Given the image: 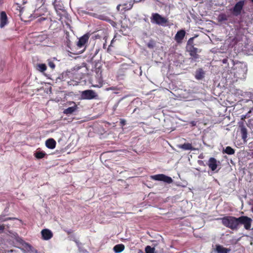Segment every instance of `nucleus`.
I'll return each mask as SVG.
<instances>
[{
	"label": "nucleus",
	"instance_id": "obj_41",
	"mask_svg": "<svg viewBox=\"0 0 253 253\" xmlns=\"http://www.w3.org/2000/svg\"><path fill=\"white\" fill-rule=\"evenodd\" d=\"M72 231L71 230H68V231H66V233H67L68 235H69L71 233H72Z\"/></svg>",
	"mask_w": 253,
	"mask_h": 253
},
{
	"label": "nucleus",
	"instance_id": "obj_18",
	"mask_svg": "<svg viewBox=\"0 0 253 253\" xmlns=\"http://www.w3.org/2000/svg\"><path fill=\"white\" fill-rule=\"evenodd\" d=\"M178 148L184 150H194L195 149L193 147L192 144L189 143H185L183 144L178 145Z\"/></svg>",
	"mask_w": 253,
	"mask_h": 253
},
{
	"label": "nucleus",
	"instance_id": "obj_36",
	"mask_svg": "<svg viewBox=\"0 0 253 253\" xmlns=\"http://www.w3.org/2000/svg\"><path fill=\"white\" fill-rule=\"evenodd\" d=\"M147 46L149 47V48H153V45L150 43H148L147 44Z\"/></svg>",
	"mask_w": 253,
	"mask_h": 253
},
{
	"label": "nucleus",
	"instance_id": "obj_7",
	"mask_svg": "<svg viewBox=\"0 0 253 253\" xmlns=\"http://www.w3.org/2000/svg\"><path fill=\"white\" fill-rule=\"evenodd\" d=\"M252 219L247 216H241L238 217V226L240 224L244 225L245 229H251Z\"/></svg>",
	"mask_w": 253,
	"mask_h": 253
},
{
	"label": "nucleus",
	"instance_id": "obj_19",
	"mask_svg": "<svg viewBox=\"0 0 253 253\" xmlns=\"http://www.w3.org/2000/svg\"><path fill=\"white\" fill-rule=\"evenodd\" d=\"M23 246L28 252H30L31 253H38V250L33 248L29 243H25L23 244Z\"/></svg>",
	"mask_w": 253,
	"mask_h": 253
},
{
	"label": "nucleus",
	"instance_id": "obj_20",
	"mask_svg": "<svg viewBox=\"0 0 253 253\" xmlns=\"http://www.w3.org/2000/svg\"><path fill=\"white\" fill-rule=\"evenodd\" d=\"M204 74L203 70L200 68L196 71L195 78L197 80H201L204 77Z\"/></svg>",
	"mask_w": 253,
	"mask_h": 253
},
{
	"label": "nucleus",
	"instance_id": "obj_39",
	"mask_svg": "<svg viewBox=\"0 0 253 253\" xmlns=\"http://www.w3.org/2000/svg\"><path fill=\"white\" fill-rule=\"evenodd\" d=\"M194 39V38H191L189 39L188 42V43H190L191 42H192Z\"/></svg>",
	"mask_w": 253,
	"mask_h": 253
},
{
	"label": "nucleus",
	"instance_id": "obj_40",
	"mask_svg": "<svg viewBox=\"0 0 253 253\" xmlns=\"http://www.w3.org/2000/svg\"><path fill=\"white\" fill-rule=\"evenodd\" d=\"M46 19L45 18H40V19H38V20L39 21H41L42 20H46Z\"/></svg>",
	"mask_w": 253,
	"mask_h": 253
},
{
	"label": "nucleus",
	"instance_id": "obj_16",
	"mask_svg": "<svg viewBox=\"0 0 253 253\" xmlns=\"http://www.w3.org/2000/svg\"><path fill=\"white\" fill-rule=\"evenodd\" d=\"M215 251L217 253H228L230 249L225 248L220 245H216Z\"/></svg>",
	"mask_w": 253,
	"mask_h": 253
},
{
	"label": "nucleus",
	"instance_id": "obj_21",
	"mask_svg": "<svg viewBox=\"0 0 253 253\" xmlns=\"http://www.w3.org/2000/svg\"><path fill=\"white\" fill-rule=\"evenodd\" d=\"M125 249L124 245L121 244L115 245L113 248V251L116 253H120L123 252Z\"/></svg>",
	"mask_w": 253,
	"mask_h": 253
},
{
	"label": "nucleus",
	"instance_id": "obj_24",
	"mask_svg": "<svg viewBox=\"0 0 253 253\" xmlns=\"http://www.w3.org/2000/svg\"><path fill=\"white\" fill-rule=\"evenodd\" d=\"M241 132L242 134V137L244 140H246L247 138L248 132L246 127H242L241 128Z\"/></svg>",
	"mask_w": 253,
	"mask_h": 253
},
{
	"label": "nucleus",
	"instance_id": "obj_34",
	"mask_svg": "<svg viewBox=\"0 0 253 253\" xmlns=\"http://www.w3.org/2000/svg\"><path fill=\"white\" fill-rule=\"evenodd\" d=\"M190 124L192 126H196L197 125V122H195V121H191L190 123Z\"/></svg>",
	"mask_w": 253,
	"mask_h": 253
},
{
	"label": "nucleus",
	"instance_id": "obj_42",
	"mask_svg": "<svg viewBox=\"0 0 253 253\" xmlns=\"http://www.w3.org/2000/svg\"><path fill=\"white\" fill-rule=\"evenodd\" d=\"M116 38V36H114V38L113 39V40H112V41H111V44H112L113 43V42L115 41V38Z\"/></svg>",
	"mask_w": 253,
	"mask_h": 253
},
{
	"label": "nucleus",
	"instance_id": "obj_29",
	"mask_svg": "<svg viewBox=\"0 0 253 253\" xmlns=\"http://www.w3.org/2000/svg\"><path fill=\"white\" fill-rule=\"evenodd\" d=\"M47 64L49 67L51 68L52 70L54 69L55 67V65L53 61H52L51 60L49 59L47 60Z\"/></svg>",
	"mask_w": 253,
	"mask_h": 253
},
{
	"label": "nucleus",
	"instance_id": "obj_46",
	"mask_svg": "<svg viewBox=\"0 0 253 253\" xmlns=\"http://www.w3.org/2000/svg\"><path fill=\"white\" fill-rule=\"evenodd\" d=\"M58 9H59V10H62V9H61V8H58Z\"/></svg>",
	"mask_w": 253,
	"mask_h": 253
},
{
	"label": "nucleus",
	"instance_id": "obj_31",
	"mask_svg": "<svg viewBox=\"0 0 253 253\" xmlns=\"http://www.w3.org/2000/svg\"><path fill=\"white\" fill-rule=\"evenodd\" d=\"M120 124L121 125L123 126L126 125V121L124 119H121L120 120Z\"/></svg>",
	"mask_w": 253,
	"mask_h": 253
},
{
	"label": "nucleus",
	"instance_id": "obj_10",
	"mask_svg": "<svg viewBox=\"0 0 253 253\" xmlns=\"http://www.w3.org/2000/svg\"><path fill=\"white\" fill-rule=\"evenodd\" d=\"M245 4V0H241L237 2L233 8V13L236 15L238 16L241 13L243 6Z\"/></svg>",
	"mask_w": 253,
	"mask_h": 253
},
{
	"label": "nucleus",
	"instance_id": "obj_15",
	"mask_svg": "<svg viewBox=\"0 0 253 253\" xmlns=\"http://www.w3.org/2000/svg\"><path fill=\"white\" fill-rule=\"evenodd\" d=\"M7 24V17L4 11L0 12V27L2 28Z\"/></svg>",
	"mask_w": 253,
	"mask_h": 253
},
{
	"label": "nucleus",
	"instance_id": "obj_5",
	"mask_svg": "<svg viewBox=\"0 0 253 253\" xmlns=\"http://www.w3.org/2000/svg\"><path fill=\"white\" fill-rule=\"evenodd\" d=\"M90 36V34L88 33L79 38L77 45L78 48H82L80 51L81 53H83L85 50Z\"/></svg>",
	"mask_w": 253,
	"mask_h": 253
},
{
	"label": "nucleus",
	"instance_id": "obj_35",
	"mask_svg": "<svg viewBox=\"0 0 253 253\" xmlns=\"http://www.w3.org/2000/svg\"><path fill=\"white\" fill-rule=\"evenodd\" d=\"M222 62L223 64H226V63L228 62V59H227V58L223 59L222 60Z\"/></svg>",
	"mask_w": 253,
	"mask_h": 253
},
{
	"label": "nucleus",
	"instance_id": "obj_3",
	"mask_svg": "<svg viewBox=\"0 0 253 253\" xmlns=\"http://www.w3.org/2000/svg\"><path fill=\"white\" fill-rule=\"evenodd\" d=\"M151 22L159 25L164 26L168 22V19L157 13H153L150 18Z\"/></svg>",
	"mask_w": 253,
	"mask_h": 253
},
{
	"label": "nucleus",
	"instance_id": "obj_17",
	"mask_svg": "<svg viewBox=\"0 0 253 253\" xmlns=\"http://www.w3.org/2000/svg\"><path fill=\"white\" fill-rule=\"evenodd\" d=\"M56 144V142L55 140L53 138L48 139L45 141V145L49 149H53L55 148Z\"/></svg>",
	"mask_w": 253,
	"mask_h": 253
},
{
	"label": "nucleus",
	"instance_id": "obj_1",
	"mask_svg": "<svg viewBox=\"0 0 253 253\" xmlns=\"http://www.w3.org/2000/svg\"><path fill=\"white\" fill-rule=\"evenodd\" d=\"M34 1H35V6L37 7V9L34 11V14L37 16H41L42 15L41 11L44 9L42 6L45 3V0H15V3L19 7L28 2H33Z\"/></svg>",
	"mask_w": 253,
	"mask_h": 253
},
{
	"label": "nucleus",
	"instance_id": "obj_11",
	"mask_svg": "<svg viewBox=\"0 0 253 253\" xmlns=\"http://www.w3.org/2000/svg\"><path fill=\"white\" fill-rule=\"evenodd\" d=\"M68 105H73L71 107L65 109L63 111V113L66 115H70L75 112L78 108L77 105L74 101H69L67 102Z\"/></svg>",
	"mask_w": 253,
	"mask_h": 253
},
{
	"label": "nucleus",
	"instance_id": "obj_37",
	"mask_svg": "<svg viewBox=\"0 0 253 253\" xmlns=\"http://www.w3.org/2000/svg\"><path fill=\"white\" fill-rule=\"evenodd\" d=\"M100 50V49L99 48H97L95 50V53H94V54L93 55V57L95 56L96 55H97V54L98 53V52Z\"/></svg>",
	"mask_w": 253,
	"mask_h": 253
},
{
	"label": "nucleus",
	"instance_id": "obj_22",
	"mask_svg": "<svg viewBox=\"0 0 253 253\" xmlns=\"http://www.w3.org/2000/svg\"><path fill=\"white\" fill-rule=\"evenodd\" d=\"M45 155L46 154L44 152L40 151H37L34 154L35 157L38 159L44 158Z\"/></svg>",
	"mask_w": 253,
	"mask_h": 253
},
{
	"label": "nucleus",
	"instance_id": "obj_32",
	"mask_svg": "<svg viewBox=\"0 0 253 253\" xmlns=\"http://www.w3.org/2000/svg\"><path fill=\"white\" fill-rule=\"evenodd\" d=\"M251 111H250L248 112V113L246 115H242V119L243 120V119H245V118H246V117H249L250 116H248V114L251 113Z\"/></svg>",
	"mask_w": 253,
	"mask_h": 253
},
{
	"label": "nucleus",
	"instance_id": "obj_44",
	"mask_svg": "<svg viewBox=\"0 0 253 253\" xmlns=\"http://www.w3.org/2000/svg\"><path fill=\"white\" fill-rule=\"evenodd\" d=\"M74 241L76 243H78V242L76 240H74Z\"/></svg>",
	"mask_w": 253,
	"mask_h": 253
},
{
	"label": "nucleus",
	"instance_id": "obj_13",
	"mask_svg": "<svg viewBox=\"0 0 253 253\" xmlns=\"http://www.w3.org/2000/svg\"><path fill=\"white\" fill-rule=\"evenodd\" d=\"M186 35V32L184 30H180L178 31L174 37L175 41L178 43L182 42L184 37Z\"/></svg>",
	"mask_w": 253,
	"mask_h": 253
},
{
	"label": "nucleus",
	"instance_id": "obj_8",
	"mask_svg": "<svg viewBox=\"0 0 253 253\" xmlns=\"http://www.w3.org/2000/svg\"><path fill=\"white\" fill-rule=\"evenodd\" d=\"M151 177L153 180L164 181L169 184L171 183L173 181L170 177L167 176L164 174H156L151 176Z\"/></svg>",
	"mask_w": 253,
	"mask_h": 253
},
{
	"label": "nucleus",
	"instance_id": "obj_25",
	"mask_svg": "<svg viewBox=\"0 0 253 253\" xmlns=\"http://www.w3.org/2000/svg\"><path fill=\"white\" fill-rule=\"evenodd\" d=\"M47 69L46 66L45 64H39L37 65V69L41 72H44Z\"/></svg>",
	"mask_w": 253,
	"mask_h": 253
},
{
	"label": "nucleus",
	"instance_id": "obj_47",
	"mask_svg": "<svg viewBox=\"0 0 253 253\" xmlns=\"http://www.w3.org/2000/svg\"><path fill=\"white\" fill-rule=\"evenodd\" d=\"M252 212H253V208H252Z\"/></svg>",
	"mask_w": 253,
	"mask_h": 253
},
{
	"label": "nucleus",
	"instance_id": "obj_48",
	"mask_svg": "<svg viewBox=\"0 0 253 253\" xmlns=\"http://www.w3.org/2000/svg\"><path fill=\"white\" fill-rule=\"evenodd\" d=\"M251 1H252V2H253V0H251Z\"/></svg>",
	"mask_w": 253,
	"mask_h": 253
},
{
	"label": "nucleus",
	"instance_id": "obj_28",
	"mask_svg": "<svg viewBox=\"0 0 253 253\" xmlns=\"http://www.w3.org/2000/svg\"><path fill=\"white\" fill-rule=\"evenodd\" d=\"M13 217H5L4 215H0V221H5L9 220L14 219Z\"/></svg>",
	"mask_w": 253,
	"mask_h": 253
},
{
	"label": "nucleus",
	"instance_id": "obj_30",
	"mask_svg": "<svg viewBox=\"0 0 253 253\" xmlns=\"http://www.w3.org/2000/svg\"><path fill=\"white\" fill-rule=\"evenodd\" d=\"M5 229L4 224L0 225V234L2 233Z\"/></svg>",
	"mask_w": 253,
	"mask_h": 253
},
{
	"label": "nucleus",
	"instance_id": "obj_2",
	"mask_svg": "<svg viewBox=\"0 0 253 253\" xmlns=\"http://www.w3.org/2000/svg\"><path fill=\"white\" fill-rule=\"evenodd\" d=\"M223 225L232 230H237L238 228V217L226 216L220 218Z\"/></svg>",
	"mask_w": 253,
	"mask_h": 253
},
{
	"label": "nucleus",
	"instance_id": "obj_27",
	"mask_svg": "<svg viewBox=\"0 0 253 253\" xmlns=\"http://www.w3.org/2000/svg\"><path fill=\"white\" fill-rule=\"evenodd\" d=\"M218 19L219 21H224L227 20V16L225 14H219Z\"/></svg>",
	"mask_w": 253,
	"mask_h": 253
},
{
	"label": "nucleus",
	"instance_id": "obj_23",
	"mask_svg": "<svg viewBox=\"0 0 253 253\" xmlns=\"http://www.w3.org/2000/svg\"><path fill=\"white\" fill-rule=\"evenodd\" d=\"M223 152L228 155H233L235 153V150L230 146H227Z\"/></svg>",
	"mask_w": 253,
	"mask_h": 253
},
{
	"label": "nucleus",
	"instance_id": "obj_43",
	"mask_svg": "<svg viewBox=\"0 0 253 253\" xmlns=\"http://www.w3.org/2000/svg\"><path fill=\"white\" fill-rule=\"evenodd\" d=\"M3 0H0V4L2 3Z\"/></svg>",
	"mask_w": 253,
	"mask_h": 253
},
{
	"label": "nucleus",
	"instance_id": "obj_33",
	"mask_svg": "<svg viewBox=\"0 0 253 253\" xmlns=\"http://www.w3.org/2000/svg\"><path fill=\"white\" fill-rule=\"evenodd\" d=\"M57 0H54L52 2V4L54 5L55 9L57 8V5L56 4V2H57Z\"/></svg>",
	"mask_w": 253,
	"mask_h": 253
},
{
	"label": "nucleus",
	"instance_id": "obj_38",
	"mask_svg": "<svg viewBox=\"0 0 253 253\" xmlns=\"http://www.w3.org/2000/svg\"><path fill=\"white\" fill-rule=\"evenodd\" d=\"M92 15H93L94 17H95L98 18H99V19H102V18L100 17V16H97V14H93Z\"/></svg>",
	"mask_w": 253,
	"mask_h": 253
},
{
	"label": "nucleus",
	"instance_id": "obj_45",
	"mask_svg": "<svg viewBox=\"0 0 253 253\" xmlns=\"http://www.w3.org/2000/svg\"><path fill=\"white\" fill-rule=\"evenodd\" d=\"M201 163H203V161H201L199 163V164L201 165Z\"/></svg>",
	"mask_w": 253,
	"mask_h": 253
},
{
	"label": "nucleus",
	"instance_id": "obj_14",
	"mask_svg": "<svg viewBox=\"0 0 253 253\" xmlns=\"http://www.w3.org/2000/svg\"><path fill=\"white\" fill-rule=\"evenodd\" d=\"M41 234L42 239L45 240H48L51 239L53 236L52 232L48 229H44L42 230Z\"/></svg>",
	"mask_w": 253,
	"mask_h": 253
},
{
	"label": "nucleus",
	"instance_id": "obj_4",
	"mask_svg": "<svg viewBox=\"0 0 253 253\" xmlns=\"http://www.w3.org/2000/svg\"><path fill=\"white\" fill-rule=\"evenodd\" d=\"M98 95L93 90L87 89L81 92V99L83 100L97 99Z\"/></svg>",
	"mask_w": 253,
	"mask_h": 253
},
{
	"label": "nucleus",
	"instance_id": "obj_12",
	"mask_svg": "<svg viewBox=\"0 0 253 253\" xmlns=\"http://www.w3.org/2000/svg\"><path fill=\"white\" fill-rule=\"evenodd\" d=\"M218 163H219V161L214 158L211 157L209 159L207 165L211 170L214 171L217 168Z\"/></svg>",
	"mask_w": 253,
	"mask_h": 253
},
{
	"label": "nucleus",
	"instance_id": "obj_26",
	"mask_svg": "<svg viewBox=\"0 0 253 253\" xmlns=\"http://www.w3.org/2000/svg\"><path fill=\"white\" fill-rule=\"evenodd\" d=\"M155 250V248H152L150 246H147L145 248V253H154Z\"/></svg>",
	"mask_w": 253,
	"mask_h": 253
},
{
	"label": "nucleus",
	"instance_id": "obj_9",
	"mask_svg": "<svg viewBox=\"0 0 253 253\" xmlns=\"http://www.w3.org/2000/svg\"><path fill=\"white\" fill-rule=\"evenodd\" d=\"M187 51L191 56L190 58L192 61H196L199 58V55L197 54L198 48L194 47L193 45H190L187 47Z\"/></svg>",
	"mask_w": 253,
	"mask_h": 253
},
{
	"label": "nucleus",
	"instance_id": "obj_6",
	"mask_svg": "<svg viewBox=\"0 0 253 253\" xmlns=\"http://www.w3.org/2000/svg\"><path fill=\"white\" fill-rule=\"evenodd\" d=\"M74 74L77 78L83 79L87 74V68L85 65L76 66L74 68Z\"/></svg>",
	"mask_w": 253,
	"mask_h": 253
}]
</instances>
